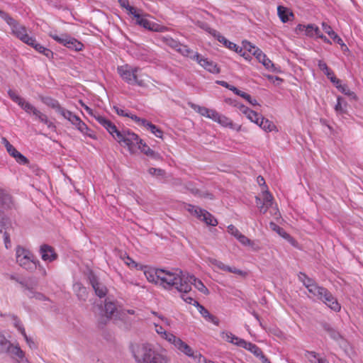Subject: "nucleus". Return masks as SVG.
Returning <instances> with one entry per match:
<instances>
[{"instance_id":"57","label":"nucleus","mask_w":363,"mask_h":363,"mask_svg":"<svg viewBox=\"0 0 363 363\" xmlns=\"http://www.w3.org/2000/svg\"><path fill=\"white\" fill-rule=\"evenodd\" d=\"M238 96L242 97L243 99L247 100L250 104H252L253 106L258 105V103L255 99H252L250 94H248L244 91H241Z\"/></svg>"},{"instance_id":"29","label":"nucleus","mask_w":363,"mask_h":363,"mask_svg":"<svg viewBox=\"0 0 363 363\" xmlns=\"http://www.w3.org/2000/svg\"><path fill=\"white\" fill-rule=\"evenodd\" d=\"M199 219L204 221L207 225L211 226H216L218 225L216 218L211 213L204 209L203 210L202 213L199 216Z\"/></svg>"},{"instance_id":"27","label":"nucleus","mask_w":363,"mask_h":363,"mask_svg":"<svg viewBox=\"0 0 363 363\" xmlns=\"http://www.w3.org/2000/svg\"><path fill=\"white\" fill-rule=\"evenodd\" d=\"M323 30L337 44L345 45L343 40L340 38L337 34L333 30L330 26L326 23H322Z\"/></svg>"},{"instance_id":"40","label":"nucleus","mask_w":363,"mask_h":363,"mask_svg":"<svg viewBox=\"0 0 363 363\" xmlns=\"http://www.w3.org/2000/svg\"><path fill=\"white\" fill-rule=\"evenodd\" d=\"M145 128H146L147 130H150L157 138H162L163 131L155 125L148 121L147 125H146Z\"/></svg>"},{"instance_id":"17","label":"nucleus","mask_w":363,"mask_h":363,"mask_svg":"<svg viewBox=\"0 0 363 363\" xmlns=\"http://www.w3.org/2000/svg\"><path fill=\"white\" fill-rule=\"evenodd\" d=\"M323 295L324 296L320 299L321 301L335 312L340 311V304L338 303L337 298L328 290Z\"/></svg>"},{"instance_id":"5","label":"nucleus","mask_w":363,"mask_h":363,"mask_svg":"<svg viewBox=\"0 0 363 363\" xmlns=\"http://www.w3.org/2000/svg\"><path fill=\"white\" fill-rule=\"evenodd\" d=\"M16 259L17 263L28 271H33L40 266V262L28 250L17 246L16 248Z\"/></svg>"},{"instance_id":"52","label":"nucleus","mask_w":363,"mask_h":363,"mask_svg":"<svg viewBox=\"0 0 363 363\" xmlns=\"http://www.w3.org/2000/svg\"><path fill=\"white\" fill-rule=\"evenodd\" d=\"M337 89H338L342 94L347 95L349 96L355 97V94L351 91L349 87L344 84H341V83L337 86Z\"/></svg>"},{"instance_id":"48","label":"nucleus","mask_w":363,"mask_h":363,"mask_svg":"<svg viewBox=\"0 0 363 363\" xmlns=\"http://www.w3.org/2000/svg\"><path fill=\"white\" fill-rule=\"evenodd\" d=\"M186 209L191 214L196 216L198 218H199V216H200V214L202 213L203 210L198 206H194L191 204L186 205Z\"/></svg>"},{"instance_id":"9","label":"nucleus","mask_w":363,"mask_h":363,"mask_svg":"<svg viewBox=\"0 0 363 363\" xmlns=\"http://www.w3.org/2000/svg\"><path fill=\"white\" fill-rule=\"evenodd\" d=\"M9 26L11 28V34L21 41L26 44L28 40L31 41L30 38L32 36L28 35L27 28L25 26L21 25L18 21L14 19Z\"/></svg>"},{"instance_id":"50","label":"nucleus","mask_w":363,"mask_h":363,"mask_svg":"<svg viewBox=\"0 0 363 363\" xmlns=\"http://www.w3.org/2000/svg\"><path fill=\"white\" fill-rule=\"evenodd\" d=\"M318 66L319 69L321 71H323L326 76L333 75V71L328 67L327 64L325 62H323L322 60H319L318 63Z\"/></svg>"},{"instance_id":"46","label":"nucleus","mask_w":363,"mask_h":363,"mask_svg":"<svg viewBox=\"0 0 363 363\" xmlns=\"http://www.w3.org/2000/svg\"><path fill=\"white\" fill-rule=\"evenodd\" d=\"M1 143L5 146L9 154L13 157L17 152V150L6 140L5 138H2Z\"/></svg>"},{"instance_id":"61","label":"nucleus","mask_w":363,"mask_h":363,"mask_svg":"<svg viewBox=\"0 0 363 363\" xmlns=\"http://www.w3.org/2000/svg\"><path fill=\"white\" fill-rule=\"evenodd\" d=\"M11 352L16 356H17L18 358H20L21 360L23 359L24 352L18 345L13 346L12 347Z\"/></svg>"},{"instance_id":"38","label":"nucleus","mask_w":363,"mask_h":363,"mask_svg":"<svg viewBox=\"0 0 363 363\" xmlns=\"http://www.w3.org/2000/svg\"><path fill=\"white\" fill-rule=\"evenodd\" d=\"M178 52L182 54L183 56L188 57L191 59V57L196 55L197 52L191 50L187 45L179 44V48L177 50Z\"/></svg>"},{"instance_id":"1","label":"nucleus","mask_w":363,"mask_h":363,"mask_svg":"<svg viewBox=\"0 0 363 363\" xmlns=\"http://www.w3.org/2000/svg\"><path fill=\"white\" fill-rule=\"evenodd\" d=\"M136 363H170L171 358L164 348L157 349L149 342L136 343L130 347Z\"/></svg>"},{"instance_id":"59","label":"nucleus","mask_w":363,"mask_h":363,"mask_svg":"<svg viewBox=\"0 0 363 363\" xmlns=\"http://www.w3.org/2000/svg\"><path fill=\"white\" fill-rule=\"evenodd\" d=\"M8 94L9 97L16 104H20L23 100V98L19 96L12 89H9Z\"/></svg>"},{"instance_id":"25","label":"nucleus","mask_w":363,"mask_h":363,"mask_svg":"<svg viewBox=\"0 0 363 363\" xmlns=\"http://www.w3.org/2000/svg\"><path fill=\"white\" fill-rule=\"evenodd\" d=\"M162 269H150L145 271V275L149 282L160 285Z\"/></svg>"},{"instance_id":"62","label":"nucleus","mask_w":363,"mask_h":363,"mask_svg":"<svg viewBox=\"0 0 363 363\" xmlns=\"http://www.w3.org/2000/svg\"><path fill=\"white\" fill-rule=\"evenodd\" d=\"M242 245L250 246L252 244V241L242 233L236 238Z\"/></svg>"},{"instance_id":"34","label":"nucleus","mask_w":363,"mask_h":363,"mask_svg":"<svg viewBox=\"0 0 363 363\" xmlns=\"http://www.w3.org/2000/svg\"><path fill=\"white\" fill-rule=\"evenodd\" d=\"M221 337L223 339H224L227 342L234 344L238 347H240V342L242 341V340H243L242 338H240V337L235 336L230 332H223L221 333Z\"/></svg>"},{"instance_id":"14","label":"nucleus","mask_w":363,"mask_h":363,"mask_svg":"<svg viewBox=\"0 0 363 363\" xmlns=\"http://www.w3.org/2000/svg\"><path fill=\"white\" fill-rule=\"evenodd\" d=\"M11 221L6 216H2L0 218V233H4V240L5 247L9 249L11 247L10 235L8 232L11 228Z\"/></svg>"},{"instance_id":"36","label":"nucleus","mask_w":363,"mask_h":363,"mask_svg":"<svg viewBox=\"0 0 363 363\" xmlns=\"http://www.w3.org/2000/svg\"><path fill=\"white\" fill-rule=\"evenodd\" d=\"M188 105L191 107L194 111L201 115L202 116L206 117L209 116L208 113L210 111V108H208L204 106H201L199 105L195 104L192 102H189Z\"/></svg>"},{"instance_id":"20","label":"nucleus","mask_w":363,"mask_h":363,"mask_svg":"<svg viewBox=\"0 0 363 363\" xmlns=\"http://www.w3.org/2000/svg\"><path fill=\"white\" fill-rule=\"evenodd\" d=\"M296 30L299 32H304V34L308 37H317L319 35L320 29L314 24H308L307 26L298 24L296 27Z\"/></svg>"},{"instance_id":"2","label":"nucleus","mask_w":363,"mask_h":363,"mask_svg":"<svg viewBox=\"0 0 363 363\" xmlns=\"http://www.w3.org/2000/svg\"><path fill=\"white\" fill-rule=\"evenodd\" d=\"M160 286L165 289H176L180 293L190 292L189 286L184 281L185 275L182 271L162 269Z\"/></svg>"},{"instance_id":"6","label":"nucleus","mask_w":363,"mask_h":363,"mask_svg":"<svg viewBox=\"0 0 363 363\" xmlns=\"http://www.w3.org/2000/svg\"><path fill=\"white\" fill-rule=\"evenodd\" d=\"M154 326L155 332L160 337L172 345L179 352L182 353L183 351L187 350L188 344L184 342L181 338L177 337L172 333L167 332L158 323H154Z\"/></svg>"},{"instance_id":"11","label":"nucleus","mask_w":363,"mask_h":363,"mask_svg":"<svg viewBox=\"0 0 363 363\" xmlns=\"http://www.w3.org/2000/svg\"><path fill=\"white\" fill-rule=\"evenodd\" d=\"M207 260L210 264L214 266L215 267H216L220 270L233 273V274H238L239 276H241L242 277H245L247 275V273L246 272L242 271L235 267L228 266V265L225 264L224 263H223L221 261L218 260L215 258L208 257L207 259Z\"/></svg>"},{"instance_id":"7","label":"nucleus","mask_w":363,"mask_h":363,"mask_svg":"<svg viewBox=\"0 0 363 363\" xmlns=\"http://www.w3.org/2000/svg\"><path fill=\"white\" fill-rule=\"evenodd\" d=\"M299 279L308 289V292L320 301L324 296L323 294L328 291L326 288L319 286L315 280L307 277V275L303 273L300 274Z\"/></svg>"},{"instance_id":"49","label":"nucleus","mask_w":363,"mask_h":363,"mask_svg":"<svg viewBox=\"0 0 363 363\" xmlns=\"http://www.w3.org/2000/svg\"><path fill=\"white\" fill-rule=\"evenodd\" d=\"M18 106H20L28 113H33V111L35 108L34 106H33L29 102L25 101L23 99L21 101V103L18 104Z\"/></svg>"},{"instance_id":"32","label":"nucleus","mask_w":363,"mask_h":363,"mask_svg":"<svg viewBox=\"0 0 363 363\" xmlns=\"http://www.w3.org/2000/svg\"><path fill=\"white\" fill-rule=\"evenodd\" d=\"M40 100L46 106L55 109L57 113L62 107L57 100L50 96H42Z\"/></svg>"},{"instance_id":"16","label":"nucleus","mask_w":363,"mask_h":363,"mask_svg":"<svg viewBox=\"0 0 363 363\" xmlns=\"http://www.w3.org/2000/svg\"><path fill=\"white\" fill-rule=\"evenodd\" d=\"M184 281L189 286L190 291L191 290V285H194L196 289L203 294L207 295L209 294L208 289L203 283L194 275H185Z\"/></svg>"},{"instance_id":"53","label":"nucleus","mask_w":363,"mask_h":363,"mask_svg":"<svg viewBox=\"0 0 363 363\" xmlns=\"http://www.w3.org/2000/svg\"><path fill=\"white\" fill-rule=\"evenodd\" d=\"M13 157L15 158L16 161L20 164H28V160L18 151L13 155Z\"/></svg>"},{"instance_id":"31","label":"nucleus","mask_w":363,"mask_h":363,"mask_svg":"<svg viewBox=\"0 0 363 363\" xmlns=\"http://www.w3.org/2000/svg\"><path fill=\"white\" fill-rule=\"evenodd\" d=\"M74 126L82 134L91 138H95L93 131L81 119L78 121Z\"/></svg>"},{"instance_id":"28","label":"nucleus","mask_w":363,"mask_h":363,"mask_svg":"<svg viewBox=\"0 0 363 363\" xmlns=\"http://www.w3.org/2000/svg\"><path fill=\"white\" fill-rule=\"evenodd\" d=\"M257 125L267 133L276 130V125L274 123L269 119L264 118L262 116H260L259 121H258Z\"/></svg>"},{"instance_id":"13","label":"nucleus","mask_w":363,"mask_h":363,"mask_svg":"<svg viewBox=\"0 0 363 363\" xmlns=\"http://www.w3.org/2000/svg\"><path fill=\"white\" fill-rule=\"evenodd\" d=\"M256 203L262 213H265L273 204V196L265 190L262 192V201L260 198L256 196Z\"/></svg>"},{"instance_id":"44","label":"nucleus","mask_w":363,"mask_h":363,"mask_svg":"<svg viewBox=\"0 0 363 363\" xmlns=\"http://www.w3.org/2000/svg\"><path fill=\"white\" fill-rule=\"evenodd\" d=\"M162 41L166 44L168 46H169L170 48L174 49L175 50H177V48H179V45L180 44L179 42L175 40L174 39H173L171 37H163L162 38Z\"/></svg>"},{"instance_id":"64","label":"nucleus","mask_w":363,"mask_h":363,"mask_svg":"<svg viewBox=\"0 0 363 363\" xmlns=\"http://www.w3.org/2000/svg\"><path fill=\"white\" fill-rule=\"evenodd\" d=\"M228 232L233 235L235 238H237L241 234L239 230L233 225H229L228 226Z\"/></svg>"},{"instance_id":"39","label":"nucleus","mask_w":363,"mask_h":363,"mask_svg":"<svg viewBox=\"0 0 363 363\" xmlns=\"http://www.w3.org/2000/svg\"><path fill=\"white\" fill-rule=\"evenodd\" d=\"M11 346V343L0 333V353L7 352Z\"/></svg>"},{"instance_id":"51","label":"nucleus","mask_w":363,"mask_h":363,"mask_svg":"<svg viewBox=\"0 0 363 363\" xmlns=\"http://www.w3.org/2000/svg\"><path fill=\"white\" fill-rule=\"evenodd\" d=\"M128 118H131L138 125L145 127L147 125L148 121L145 118H141L136 115L132 114L130 113L129 116Z\"/></svg>"},{"instance_id":"43","label":"nucleus","mask_w":363,"mask_h":363,"mask_svg":"<svg viewBox=\"0 0 363 363\" xmlns=\"http://www.w3.org/2000/svg\"><path fill=\"white\" fill-rule=\"evenodd\" d=\"M105 313L107 317H111L116 311V307L114 303L111 301H106L105 303Z\"/></svg>"},{"instance_id":"23","label":"nucleus","mask_w":363,"mask_h":363,"mask_svg":"<svg viewBox=\"0 0 363 363\" xmlns=\"http://www.w3.org/2000/svg\"><path fill=\"white\" fill-rule=\"evenodd\" d=\"M255 52H257L255 53V56L257 60L261 62L266 69L274 71V65L269 58L267 57L266 55L260 49L256 50Z\"/></svg>"},{"instance_id":"30","label":"nucleus","mask_w":363,"mask_h":363,"mask_svg":"<svg viewBox=\"0 0 363 363\" xmlns=\"http://www.w3.org/2000/svg\"><path fill=\"white\" fill-rule=\"evenodd\" d=\"M277 13L279 18L283 23H286L290 21V17H294V14L287 8L279 6L277 7Z\"/></svg>"},{"instance_id":"63","label":"nucleus","mask_w":363,"mask_h":363,"mask_svg":"<svg viewBox=\"0 0 363 363\" xmlns=\"http://www.w3.org/2000/svg\"><path fill=\"white\" fill-rule=\"evenodd\" d=\"M60 115H61L64 118L67 119V121L70 117L72 116L73 113L71 112L69 110L65 109L63 107H61V108L57 112Z\"/></svg>"},{"instance_id":"35","label":"nucleus","mask_w":363,"mask_h":363,"mask_svg":"<svg viewBox=\"0 0 363 363\" xmlns=\"http://www.w3.org/2000/svg\"><path fill=\"white\" fill-rule=\"evenodd\" d=\"M186 188L189 191H190L195 196H199V197H205V198H209L210 199H213V196L211 194L209 193H203L199 189H196L193 186V184L190 182L187 183L186 184Z\"/></svg>"},{"instance_id":"37","label":"nucleus","mask_w":363,"mask_h":363,"mask_svg":"<svg viewBox=\"0 0 363 363\" xmlns=\"http://www.w3.org/2000/svg\"><path fill=\"white\" fill-rule=\"evenodd\" d=\"M73 288L79 299L85 300L86 298V289L80 283H75Z\"/></svg>"},{"instance_id":"8","label":"nucleus","mask_w":363,"mask_h":363,"mask_svg":"<svg viewBox=\"0 0 363 363\" xmlns=\"http://www.w3.org/2000/svg\"><path fill=\"white\" fill-rule=\"evenodd\" d=\"M49 36L56 42L75 51H80L84 48V45L80 41L65 33L57 35L56 33H50Z\"/></svg>"},{"instance_id":"22","label":"nucleus","mask_w":363,"mask_h":363,"mask_svg":"<svg viewBox=\"0 0 363 363\" xmlns=\"http://www.w3.org/2000/svg\"><path fill=\"white\" fill-rule=\"evenodd\" d=\"M204 29L208 30L211 35H213L220 43H223L226 48L230 50L234 49L236 48V44L233 42L227 40L223 35H222L219 32L214 29H211L208 27H203Z\"/></svg>"},{"instance_id":"45","label":"nucleus","mask_w":363,"mask_h":363,"mask_svg":"<svg viewBox=\"0 0 363 363\" xmlns=\"http://www.w3.org/2000/svg\"><path fill=\"white\" fill-rule=\"evenodd\" d=\"M30 40H28L26 44L33 48L36 51L41 53L45 48L44 46L38 43L34 37H31Z\"/></svg>"},{"instance_id":"41","label":"nucleus","mask_w":363,"mask_h":363,"mask_svg":"<svg viewBox=\"0 0 363 363\" xmlns=\"http://www.w3.org/2000/svg\"><path fill=\"white\" fill-rule=\"evenodd\" d=\"M216 123H219L220 125L223 127H228L233 128V121L224 115L220 114Z\"/></svg>"},{"instance_id":"19","label":"nucleus","mask_w":363,"mask_h":363,"mask_svg":"<svg viewBox=\"0 0 363 363\" xmlns=\"http://www.w3.org/2000/svg\"><path fill=\"white\" fill-rule=\"evenodd\" d=\"M182 353L191 358L196 363H215L213 361L207 360L204 356L198 351H194L189 345L187 350L183 351Z\"/></svg>"},{"instance_id":"58","label":"nucleus","mask_w":363,"mask_h":363,"mask_svg":"<svg viewBox=\"0 0 363 363\" xmlns=\"http://www.w3.org/2000/svg\"><path fill=\"white\" fill-rule=\"evenodd\" d=\"M328 334L330 337L333 339L335 341H339L340 340L342 339V335L340 334L339 332L336 331L334 329L328 328Z\"/></svg>"},{"instance_id":"3","label":"nucleus","mask_w":363,"mask_h":363,"mask_svg":"<svg viewBox=\"0 0 363 363\" xmlns=\"http://www.w3.org/2000/svg\"><path fill=\"white\" fill-rule=\"evenodd\" d=\"M138 67H133L128 64L118 66V73L122 79L130 85H138L140 87L147 86L145 80L138 77V73L140 71Z\"/></svg>"},{"instance_id":"18","label":"nucleus","mask_w":363,"mask_h":363,"mask_svg":"<svg viewBox=\"0 0 363 363\" xmlns=\"http://www.w3.org/2000/svg\"><path fill=\"white\" fill-rule=\"evenodd\" d=\"M89 279L96 294L100 298L104 297L107 293L106 286L101 284L94 274H90Z\"/></svg>"},{"instance_id":"12","label":"nucleus","mask_w":363,"mask_h":363,"mask_svg":"<svg viewBox=\"0 0 363 363\" xmlns=\"http://www.w3.org/2000/svg\"><path fill=\"white\" fill-rule=\"evenodd\" d=\"M94 118L108 132L113 139L116 138V135H117V133L120 132V130L117 128L114 123L100 113H94Z\"/></svg>"},{"instance_id":"10","label":"nucleus","mask_w":363,"mask_h":363,"mask_svg":"<svg viewBox=\"0 0 363 363\" xmlns=\"http://www.w3.org/2000/svg\"><path fill=\"white\" fill-rule=\"evenodd\" d=\"M191 60L196 61L201 67L212 74H218L220 69L217 64L208 58L203 57L199 53L191 57Z\"/></svg>"},{"instance_id":"33","label":"nucleus","mask_w":363,"mask_h":363,"mask_svg":"<svg viewBox=\"0 0 363 363\" xmlns=\"http://www.w3.org/2000/svg\"><path fill=\"white\" fill-rule=\"evenodd\" d=\"M137 149L140 150V151L142 152H143L147 156H149L152 158H154V159L159 158L158 153L155 152L146 143H143V140H142V144H138V145L137 146Z\"/></svg>"},{"instance_id":"15","label":"nucleus","mask_w":363,"mask_h":363,"mask_svg":"<svg viewBox=\"0 0 363 363\" xmlns=\"http://www.w3.org/2000/svg\"><path fill=\"white\" fill-rule=\"evenodd\" d=\"M40 254L44 262H52L58 257L55 249L48 245H42L40 247Z\"/></svg>"},{"instance_id":"24","label":"nucleus","mask_w":363,"mask_h":363,"mask_svg":"<svg viewBox=\"0 0 363 363\" xmlns=\"http://www.w3.org/2000/svg\"><path fill=\"white\" fill-rule=\"evenodd\" d=\"M304 355L310 363H329L323 355L313 351H306Z\"/></svg>"},{"instance_id":"54","label":"nucleus","mask_w":363,"mask_h":363,"mask_svg":"<svg viewBox=\"0 0 363 363\" xmlns=\"http://www.w3.org/2000/svg\"><path fill=\"white\" fill-rule=\"evenodd\" d=\"M242 46L245 50L252 53L253 55H255V53L256 52L255 51L259 49L258 48L253 45L250 42L247 40L242 41Z\"/></svg>"},{"instance_id":"56","label":"nucleus","mask_w":363,"mask_h":363,"mask_svg":"<svg viewBox=\"0 0 363 363\" xmlns=\"http://www.w3.org/2000/svg\"><path fill=\"white\" fill-rule=\"evenodd\" d=\"M24 288H25V294L29 298H33L35 294L36 293L33 290L32 288L28 286L26 284H25L23 281L19 282Z\"/></svg>"},{"instance_id":"60","label":"nucleus","mask_w":363,"mask_h":363,"mask_svg":"<svg viewBox=\"0 0 363 363\" xmlns=\"http://www.w3.org/2000/svg\"><path fill=\"white\" fill-rule=\"evenodd\" d=\"M148 172L150 174L152 175V176H160V177H164V174H165V172L162 169H157V168H154V167H151L148 169Z\"/></svg>"},{"instance_id":"4","label":"nucleus","mask_w":363,"mask_h":363,"mask_svg":"<svg viewBox=\"0 0 363 363\" xmlns=\"http://www.w3.org/2000/svg\"><path fill=\"white\" fill-rule=\"evenodd\" d=\"M116 136L114 140L121 146L127 147L130 154L135 152L138 144H142V139L129 129H122Z\"/></svg>"},{"instance_id":"42","label":"nucleus","mask_w":363,"mask_h":363,"mask_svg":"<svg viewBox=\"0 0 363 363\" xmlns=\"http://www.w3.org/2000/svg\"><path fill=\"white\" fill-rule=\"evenodd\" d=\"M135 18L137 20L138 24H139L145 28L152 30V28L151 27V22L150 21L141 17L140 15H135Z\"/></svg>"},{"instance_id":"47","label":"nucleus","mask_w":363,"mask_h":363,"mask_svg":"<svg viewBox=\"0 0 363 363\" xmlns=\"http://www.w3.org/2000/svg\"><path fill=\"white\" fill-rule=\"evenodd\" d=\"M38 120L43 123L44 124H45L48 128L51 129L52 130H55L56 129V126L55 125V124L51 122L50 121H49L48 116L45 114V113H43L39 118H38Z\"/></svg>"},{"instance_id":"55","label":"nucleus","mask_w":363,"mask_h":363,"mask_svg":"<svg viewBox=\"0 0 363 363\" xmlns=\"http://www.w3.org/2000/svg\"><path fill=\"white\" fill-rule=\"evenodd\" d=\"M269 225L273 230L277 232L282 237L285 238L288 236V234L283 230V228L277 225L276 223L271 222Z\"/></svg>"},{"instance_id":"26","label":"nucleus","mask_w":363,"mask_h":363,"mask_svg":"<svg viewBox=\"0 0 363 363\" xmlns=\"http://www.w3.org/2000/svg\"><path fill=\"white\" fill-rule=\"evenodd\" d=\"M239 108L240 111L244 115H245L247 119H249L251 122L255 123V124L258 123V121H259L261 116L259 115L257 112L251 110L250 108L244 105H240Z\"/></svg>"},{"instance_id":"21","label":"nucleus","mask_w":363,"mask_h":363,"mask_svg":"<svg viewBox=\"0 0 363 363\" xmlns=\"http://www.w3.org/2000/svg\"><path fill=\"white\" fill-rule=\"evenodd\" d=\"M193 305L197 308L199 312L207 321L211 322L215 325H218L219 320L216 316L211 314L209 311L202 305H201L198 301H194Z\"/></svg>"}]
</instances>
